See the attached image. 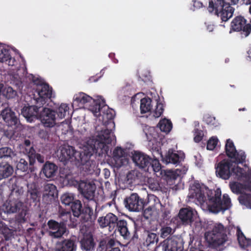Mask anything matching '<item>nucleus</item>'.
Segmentation results:
<instances>
[{
	"instance_id": "nucleus-34",
	"label": "nucleus",
	"mask_w": 251,
	"mask_h": 251,
	"mask_svg": "<svg viewBox=\"0 0 251 251\" xmlns=\"http://www.w3.org/2000/svg\"><path fill=\"white\" fill-rule=\"evenodd\" d=\"M74 101L78 104H84L90 103L91 101L95 102V100L92 97L83 93H80L76 95L74 97Z\"/></svg>"
},
{
	"instance_id": "nucleus-24",
	"label": "nucleus",
	"mask_w": 251,
	"mask_h": 251,
	"mask_svg": "<svg viewBox=\"0 0 251 251\" xmlns=\"http://www.w3.org/2000/svg\"><path fill=\"white\" fill-rule=\"evenodd\" d=\"M75 245L74 241L70 239H65L56 243V251H75Z\"/></svg>"
},
{
	"instance_id": "nucleus-28",
	"label": "nucleus",
	"mask_w": 251,
	"mask_h": 251,
	"mask_svg": "<svg viewBox=\"0 0 251 251\" xmlns=\"http://www.w3.org/2000/svg\"><path fill=\"white\" fill-rule=\"evenodd\" d=\"M115 229L113 230L115 232L117 230L120 232L121 235L123 236L125 238H127L129 237L130 232L127 228V223L125 220H118L116 222Z\"/></svg>"
},
{
	"instance_id": "nucleus-27",
	"label": "nucleus",
	"mask_w": 251,
	"mask_h": 251,
	"mask_svg": "<svg viewBox=\"0 0 251 251\" xmlns=\"http://www.w3.org/2000/svg\"><path fill=\"white\" fill-rule=\"evenodd\" d=\"M80 244L82 250L86 251H92L95 246L92 234L90 233L84 234L83 238L80 241Z\"/></svg>"
},
{
	"instance_id": "nucleus-52",
	"label": "nucleus",
	"mask_w": 251,
	"mask_h": 251,
	"mask_svg": "<svg viewBox=\"0 0 251 251\" xmlns=\"http://www.w3.org/2000/svg\"><path fill=\"white\" fill-rule=\"evenodd\" d=\"M172 228L170 226L162 227L160 230V236L161 237L165 238L168 236L172 234Z\"/></svg>"
},
{
	"instance_id": "nucleus-30",
	"label": "nucleus",
	"mask_w": 251,
	"mask_h": 251,
	"mask_svg": "<svg viewBox=\"0 0 251 251\" xmlns=\"http://www.w3.org/2000/svg\"><path fill=\"white\" fill-rule=\"evenodd\" d=\"M0 62H5L9 66L15 65L16 60L12 58L9 53V50L4 48H0Z\"/></svg>"
},
{
	"instance_id": "nucleus-5",
	"label": "nucleus",
	"mask_w": 251,
	"mask_h": 251,
	"mask_svg": "<svg viewBox=\"0 0 251 251\" xmlns=\"http://www.w3.org/2000/svg\"><path fill=\"white\" fill-rule=\"evenodd\" d=\"M4 205L8 213H18L15 216V220L18 224H22L26 222L25 216L27 214V207L19 199L9 200Z\"/></svg>"
},
{
	"instance_id": "nucleus-25",
	"label": "nucleus",
	"mask_w": 251,
	"mask_h": 251,
	"mask_svg": "<svg viewBox=\"0 0 251 251\" xmlns=\"http://www.w3.org/2000/svg\"><path fill=\"white\" fill-rule=\"evenodd\" d=\"M236 235L240 247L247 251L251 250V240L246 237L240 227L237 228Z\"/></svg>"
},
{
	"instance_id": "nucleus-44",
	"label": "nucleus",
	"mask_w": 251,
	"mask_h": 251,
	"mask_svg": "<svg viewBox=\"0 0 251 251\" xmlns=\"http://www.w3.org/2000/svg\"><path fill=\"white\" fill-rule=\"evenodd\" d=\"M224 3L225 4V8L227 9V13H228V15L229 16H231V17L233 16L234 11V8H233L231 5H235L236 3H238L239 0H224Z\"/></svg>"
},
{
	"instance_id": "nucleus-48",
	"label": "nucleus",
	"mask_w": 251,
	"mask_h": 251,
	"mask_svg": "<svg viewBox=\"0 0 251 251\" xmlns=\"http://www.w3.org/2000/svg\"><path fill=\"white\" fill-rule=\"evenodd\" d=\"M33 156V157H32V159L30 157L28 158V160L29 161H30V165H34L36 159L40 163H43L44 162V157L39 153H36V151H35V153H34V155Z\"/></svg>"
},
{
	"instance_id": "nucleus-64",
	"label": "nucleus",
	"mask_w": 251,
	"mask_h": 251,
	"mask_svg": "<svg viewBox=\"0 0 251 251\" xmlns=\"http://www.w3.org/2000/svg\"><path fill=\"white\" fill-rule=\"evenodd\" d=\"M193 5L197 8H200L202 6V3L200 1L194 0Z\"/></svg>"
},
{
	"instance_id": "nucleus-18",
	"label": "nucleus",
	"mask_w": 251,
	"mask_h": 251,
	"mask_svg": "<svg viewBox=\"0 0 251 251\" xmlns=\"http://www.w3.org/2000/svg\"><path fill=\"white\" fill-rule=\"evenodd\" d=\"M125 152L121 147H116L113 152V165L117 169L128 163V160L125 156Z\"/></svg>"
},
{
	"instance_id": "nucleus-46",
	"label": "nucleus",
	"mask_w": 251,
	"mask_h": 251,
	"mask_svg": "<svg viewBox=\"0 0 251 251\" xmlns=\"http://www.w3.org/2000/svg\"><path fill=\"white\" fill-rule=\"evenodd\" d=\"M164 112L163 104L157 100L155 108L153 111V116L158 118Z\"/></svg>"
},
{
	"instance_id": "nucleus-41",
	"label": "nucleus",
	"mask_w": 251,
	"mask_h": 251,
	"mask_svg": "<svg viewBox=\"0 0 251 251\" xmlns=\"http://www.w3.org/2000/svg\"><path fill=\"white\" fill-rule=\"evenodd\" d=\"M239 202L246 206L248 208L251 209V194H243L238 198Z\"/></svg>"
},
{
	"instance_id": "nucleus-4",
	"label": "nucleus",
	"mask_w": 251,
	"mask_h": 251,
	"mask_svg": "<svg viewBox=\"0 0 251 251\" xmlns=\"http://www.w3.org/2000/svg\"><path fill=\"white\" fill-rule=\"evenodd\" d=\"M132 160L136 166L146 172L153 171L158 172L161 168L158 159L156 158L152 159L149 155L142 152L134 151L132 155Z\"/></svg>"
},
{
	"instance_id": "nucleus-17",
	"label": "nucleus",
	"mask_w": 251,
	"mask_h": 251,
	"mask_svg": "<svg viewBox=\"0 0 251 251\" xmlns=\"http://www.w3.org/2000/svg\"><path fill=\"white\" fill-rule=\"evenodd\" d=\"M58 195L56 187L52 184L44 185L43 192L42 201L46 204L51 203Z\"/></svg>"
},
{
	"instance_id": "nucleus-2",
	"label": "nucleus",
	"mask_w": 251,
	"mask_h": 251,
	"mask_svg": "<svg viewBox=\"0 0 251 251\" xmlns=\"http://www.w3.org/2000/svg\"><path fill=\"white\" fill-rule=\"evenodd\" d=\"M221 190L220 188L209 190L201 186L198 182H194L190 190L189 197L196 199L201 204L206 202L209 210L214 213L225 211L231 206L229 196L224 194L222 198Z\"/></svg>"
},
{
	"instance_id": "nucleus-51",
	"label": "nucleus",
	"mask_w": 251,
	"mask_h": 251,
	"mask_svg": "<svg viewBox=\"0 0 251 251\" xmlns=\"http://www.w3.org/2000/svg\"><path fill=\"white\" fill-rule=\"evenodd\" d=\"M194 131V141L196 143H199L201 141L203 138L204 135L203 131L198 128H195Z\"/></svg>"
},
{
	"instance_id": "nucleus-14",
	"label": "nucleus",
	"mask_w": 251,
	"mask_h": 251,
	"mask_svg": "<svg viewBox=\"0 0 251 251\" xmlns=\"http://www.w3.org/2000/svg\"><path fill=\"white\" fill-rule=\"evenodd\" d=\"M78 190L84 199L88 201L94 200L96 190L95 184L81 180L78 184Z\"/></svg>"
},
{
	"instance_id": "nucleus-33",
	"label": "nucleus",
	"mask_w": 251,
	"mask_h": 251,
	"mask_svg": "<svg viewBox=\"0 0 251 251\" xmlns=\"http://www.w3.org/2000/svg\"><path fill=\"white\" fill-rule=\"evenodd\" d=\"M28 194L29 196V199L32 200V201L37 204L40 201V194L38 189L35 184H31L30 187L28 188Z\"/></svg>"
},
{
	"instance_id": "nucleus-59",
	"label": "nucleus",
	"mask_w": 251,
	"mask_h": 251,
	"mask_svg": "<svg viewBox=\"0 0 251 251\" xmlns=\"http://www.w3.org/2000/svg\"><path fill=\"white\" fill-rule=\"evenodd\" d=\"M106 114L107 118L109 120L113 119L115 116V112L112 109L107 110Z\"/></svg>"
},
{
	"instance_id": "nucleus-20",
	"label": "nucleus",
	"mask_w": 251,
	"mask_h": 251,
	"mask_svg": "<svg viewBox=\"0 0 251 251\" xmlns=\"http://www.w3.org/2000/svg\"><path fill=\"white\" fill-rule=\"evenodd\" d=\"M42 106L36 101L34 105L24 106L22 109V114L27 121H32L33 118L38 119V115L40 113Z\"/></svg>"
},
{
	"instance_id": "nucleus-6",
	"label": "nucleus",
	"mask_w": 251,
	"mask_h": 251,
	"mask_svg": "<svg viewBox=\"0 0 251 251\" xmlns=\"http://www.w3.org/2000/svg\"><path fill=\"white\" fill-rule=\"evenodd\" d=\"M208 3V12L220 17L223 22H226L231 18L227 13V9L225 8L224 0H209Z\"/></svg>"
},
{
	"instance_id": "nucleus-31",
	"label": "nucleus",
	"mask_w": 251,
	"mask_h": 251,
	"mask_svg": "<svg viewBox=\"0 0 251 251\" xmlns=\"http://www.w3.org/2000/svg\"><path fill=\"white\" fill-rule=\"evenodd\" d=\"M17 155L16 151L10 147H4L0 148V158L13 159Z\"/></svg>"
},
{
	"instance_id": "nucleus-58",
	"label": "nucleus",
	"mask_w": 251,
	"mask_h": 251,
	"mask_svg": "<svg viewBox=\"0 0 251 251\" xmlns=\"http://www.w3.org/2000/svg\"><path fill=\"white\" fill-rule=\"evenodd\" d=\"M102 108L100 107V103H95V105L92 109V111L95 114H97L98 113H99L98 115H100V112Z\"/></svg>"
},
{
	"instance_id": "nucleus-38",
	"label": "nucleus",
	"mask_w": 251,
	"mask_h": 251,
	"mask_svg": "<svg viewBox=\"0 0 251 251\" xmlns=\"http://www.w3.org/2000/svg\"><path fill=\"white\" fill-rule=\"evenodd\" d=\"M0 233L3 235L6 241H8L13 236V231L4 223L0 222Z\"/></svg>"
},
{
	"instance_id": "nucleus-8",
	"label": "nucleus",
	"mask_w": 251,
	"mask_h": 251,
	"mask_svg": "<svg viewBox=\"0 0 251 251\" xmlns=\"http://www.w3.org/2000/svg\"><path fill=\"white\" fill-rule=\"evenodd\" d=\"M125 207L130 211H140L143 210L146 201L136 193H132L124 200Z\"/></svg>"
},
{
	"instance_id": "nucleus-45",
	"label": "nucleus",
	"mask_w": 251,
	"mask_h": 251,
	"mask_svg": "<svg viewBox=\"0 0 251 251\" xmlns=\"http://www.w3.org/2000/svg\"><path fill=\"white\" fill-rule=\"evenodd\" d=\"M158 240V236L156 233L150 232L148 234L144 244L148 246L151 244H154L155 242H157Z\"/></svg>"
},
{
	"instance_id": "nucleus-47",
	"label": "nucleus",
	"mask_w": 251,
	"mask_h": 251,
	"mask_svg": "<svg viewBox=\"0 0 251 251\" xmlns=\"http://www.w3.org/2000/svg\"><path fill=\"white\" fill-rule=\"evenodd\" d=\"M21 151H22L25 154H26L28 158L29 157L32 159L34 153H35V150H34L33 146L30 145V146L27 147H20Z\"/></svg>"
},
{
	"instance_id": "nucleus-1",
	"label": "nucleus",
	"mask_w": 251,
	"mask_h": 251,
	"mask_svg": "<svg viewBox=\"0 0 251 251\" xmlns=\"http://www.w3.org/2000/svg\"><path fill=\"white\" fill-rule=\"evenodd\" d=\"M114 137L112 130L102 129L98 132L96 136L90 137L87 140L82 152L76 151L73 146H62L59 159L64 164L70 161L76 166H82L83 169L92 174L94 171L96 163L90 159L91 157L94 154L102 156L103 154H107L109 151L107 145L111 143Z\"/></svg>"
},
{
	"instance_id": "nucleus-26",
	"label": "nucleus",
	"mask_w": 251,
	"mask_h": 251,
	"mask_svg": "<svg viewBox=\"0 0 251 251\" xmlns=\"http://www.w3.org/2000/svg\"><path fill=\"white\" fill-rule=\"evenodd\" d=\"M58 170V167L53 163L47 161L42 169L43 174L47 178L54 177Z\"/></svg>"
},
{
	"instance_id": "nucleus-29",
	"label": "nucleus",
	"mask_w": 251,
	"mask_h": 251,
	"mask_svg": "<svg viewBox=\"0 0 251 251\" xmlns=\"http://www.w3.org/2000/svg\"><path fill=\"white\" fill-rule=\"evenodd\" d=\"M13 167L8 162H0V180L10 176L13 173Z\"/></svg>"
},
{
	"instance_id": "nucleus-32",
	"label": "nucleus",
	"mask_w": 251,
	"mask_h": 251,
	"mask_svg": "<svg viewBox=\"0 0 251 251\" xmlns=\"http://www.w3.org/2000/svg\"><path fill=\"white\" fill-rule=\"evenodd\" d=\"M16 168L18 171L23 172H26L29 171L31 173L34 171V167H33V165H30V161H29L28 163L27 161L24 158H21L17 162Z\"/></svg>"
},
{
	"instance_id": "nucleus-40",
	"label": "nucleus",
	"mask_w": 251,
	"mask_h": 251,
	"mask_svg": "<svg viewBox=\"0 0 251 251\" xmlns=\"http://www.w3.org/2000/svg\"><path fill=\"white\" fill-rule=\"evenodd\" d=\"M161 131L168 133L172 128V124L170 120L164 119L160 121L157 125Z\"/></svg>"
},
{
	"instance_id": "nucleus-63",
	"label": "nucleus",
	"mask_w": 251,
	"mask_h": 251,
	"mask_svg": "<svg viewBox=\"0 0 251 251\" xmlns=\"http://www.w3.org/2000/svg\"><path fill=\"white\" fill-rule=\"evenodd\" d=\"M151 211L152 208L151 206H149L148 208H146L144 211V214L145 216L151 215Z\"/></svg>"
},
{
	"instance_id": "nucleus-55",
	"label": "nucleus",
	"mask_w": 251,
	"mask_h": 251,
	"mask_svg": "<svg viewBox=\"0 0 251 251\" xmlns=\"http://www.w3.org/2000/svg\"><path fill=\"white\" fill-rule=\"evenodd\" d=\"M38 135L42 139H48L50 135V129L47 128L41 129L39 130Z\"/></svg>"
},
{
	"instance_id": "nucleus-7",
	"label": "nucleus",
	"mask_w": 251,
	"mask_h": 251,
	"mask_svg": "<svg viewBox=\"0 0 251 251\" xmlns=\"http://www.w3.org/2000/svg\"><path fill=\"white\" fill-rule=\"evenodd\" d=\"M38 119L43 126L46 128H51L57 124V117L55 110L48 107H42L38 115Z\"/></svg>"
},
{
	"instance_id": "nucleus-22",
	"label": "nucleus",
	"mask_w": 251,
	"mask_h": 251,
	"mask_svg": "<svg viewBox=\"0 0 251 251\" xmlns=\"http://www.w3.org/2000/svg\"><path fill=\"white\" fill-rule=\"evenodd\" d=\"M79 217H80V220L82 224L88 223V225H91L96 220L97 215L94 214L92 208L87 206L82 209Z\"/></svg>"
},
{
	"instance_id": "nucleus-16",
	"label": "nucleus",
	"mask_w": 251,
	"mask_h": 251,
	"mask_svg": "<svg viewBox=\"0 0 251 251\" xmlns=\"http://www.w3.org/2000/svg\"><path fill=\"white\" fill-rule=\"evenodd\" d=\"M118 220V218L117 216L110 212L105 216L100 217L98 222L101 227H108L109 231H112L115 229V226Z\"/></svg>"
},
{
	"instance_id": "nucleus-12",
	"label": "nucleus",
	"mask_w": 251,
	"mask_h": 251,
	"mask_svg": "<svg viewBox=\"0 0 251 251\" xmlns=\"http://www.w3.org/2000/svg\"><path fill=\"white\" fill-rule=\"evenodd\" d=\"M50 230V236L53 238H61L67 231L66 225L63 222H58L53 220H50L47 223Z\"/></svg>"
},
{
	"instance_id": "nucleus-36",
	"label": "nucleus",
	"mask_w": 251,
	"mask_h": 251,
	"mask_svg": "<svg viewBox=\"0 0 251 251\" xmlns=\"http://www.w3.org/2000/svg\"><path fill=\"white\" fill-rule=\"evenodd\" d=\"M54 110L57 119H62L65 117L67 114H69V107L67 104L62 103Z\"/></svg>"
},
{
	"instance_id": "nucleus-9",
	"label": "nucleus",
	"mask_w": 251,
	"mask_h": 251,
	"mask_svg": "<svg viewBox=\"0 0 251 251\" xmlns=\"http://www.w3.org/2000/svg\"><path fill=\"white\" fill-rule=\"evenodd\" d=\"M232 162L229 159H223L215 166V173L217 176L227 180L232 175L234 169H232Z\"/></svg>"
},
{
	"instance_id": "nucleus-62",
	"label": "nucleus",
	"mask_w": 251,
	"mask_h": 251,
	"mask_svg": "<svg viewBox=\"0 0 251 251\" xmlns=\"http://www.w3.org/2000/svg\"><path fill=\"white\" fill-rule=\"evenodd\" d=\"M103 174L104 175L105 178H108L110 176V172L109 169L104 168L103 170Z\"/></svg>"
},
{
	"instance_id": "nucleus-10",
	"label": "nucleus",
	"mask_w": 251,
	"mask_h": 251,
	"mask_svg": "<svg viewBox=\"0 0 251 251\" xmlns=\"http://www.w3.org/2000/svg\"><path fill=\"white\" fill-rule=\"evenodd\" d=\"M231 29L234 31H241L245 37L251 32V25L247 23V20L242 16L235 17L231 23Z\"/></svg>"
},
{
	"instance_id": "nucleus-11",
	"label": "nucleus",
	"mask_w": 251,
	"mask_h": 251,
	"mask_svg": "<svg viewBox=\"0 0 251 251\" xmlns=\"http://www.w3.org/2000/svg\"><path fill=\"white\" fill-rule=\"evenodd\" d=\"M36 92L37 97H36L34 94L35 101L37 103L43 106L51 98L52 89L48 84L43 83L42 85H39L37 87Z\"/></svg>"
},
{
	"instance_id": "nucleus-43",
	"label": "nucleus",
	"mask_w": 251,
	"mask_h": 251,
	"mask_svg": "<svg viewBox=\"0 0 251 251\" xmlns=\"http://www.w3.org/2000/svg\"><path fill=\"white\" fill-rule=\"evenodd\" d=\"M166 177L169 182H172L176 180L181 175V170L178 169L175 171H169L166 172Z\"/></svg>"
},
{
	"instance_id": "nucleus-37",
	"label": "nucleus",
	"mask_w": 251,
	"mask_h": 251,
	"mask_svg": "<svg viewBox=\"0 0 251 251\" xmlns=\"http://www.w3.org/2000/svg\"><path fill=\"white\" fill-rule=\"evenodd\" d=\"M225 150L226 155L229 158H231L235 157L237 150H236L233 142L230 139L226 140L225 146Z\"/></svg>"
},
{
	"instance_id": "nucleus-54",
	"label": "nucleus",
	"mask_w": 251,
	"mask_h": 251,
	"mask_svg": "<svg viewBox=\"0 0 251 251\" xmlns=\"http://www.w3.org/2000/svg\"><path fill=\"white\" fill-rule=\"evenodd\" d=\"M232 169H234L232 174H235L238 177H242L245 176L244 173V169L239 167H233Z\"/></svg>"
},
{
	"instance_id": "nucleus-15",
	"label": "nucleus",
	"mask_w": 251,
	"mask_h": 251,
	"mask_svg": "<svg viewBox=\"0 0 251 251\" xmlns=\"http://www.w3.org/2000/svg\"><path fill=\"white\" fill-rule=\"evenodd\" d=\"M194 213L193 210L190 208H182L180 209L178 215L176 217H174L171 220V222L175 223L177 220L184 225H190L193 221Z\"/></svg>"
},
{
	"instance_id": "nucleus-56",
	"label": "nucleus",
	"mask_w": 251,
	"mask_h": 251,
	"mask_svg": "<svg viewBox=\"0 0 251 251\" xmlns=\"http://www.w3.org/2000/svg\"><path fill=\"white\" fill-rule=\"evenodd\" d=\"M231 191L235 193L239 194L241 193L240 184L234 182L230 185Z\"/></svg>"
},
{
	"instance_id": "nucleus-39",
	"label": "nucleus",
	"mask_w": 251,
	"mask_h": 251,
	"mask_svg": "<svg viewBox=\"0 0 251 251\" xmlns=\"http://www.w3.org/2000/svg\"><path fill=\"white\" fill-rule=\"evenodd\" d=\"M70 207L73 215L79 217L83 209L81 202L78 200H75L70 205Z\"/></svg>"
},
{
	"instance_id": "nucleus-60",
	"label": "nucleus",
	"mask_w": 251,
	"mask_h": 251,
	"mask_svg": "<svg viewBox=\"0 0 251 251\" xmlns=\"http://www.w3.org/2000/svg\"><path fill=\"white\" fill-rule=\"evenodd\" d=\"M32 80L37 85V87L39 85H42L43 83L40 78L36 77L33 75H32Z\"/></svg>"
},
{
	"instance_id": "nucleus-19",
	"label": "nucleus",
	"mask_w": 251,
	"mask_h": 251,
	"mask_svg": "<svg viewBox=\"0 0 251 251\" xmlns=\"http://www.w3.org/2000/svg\"><path fill=\"white\" fill-rule=\"evenodd\" d=\"M0 116L8 126H16L19 121L15 113L9 107H6L1 110Z\"/></svg>"
},
{
	"instance_id": "nucleus-3",
	"label": "nucleus",
	"mask_w": 251,
	"mask_h": 251,
	"mask_svg": "<svg viewBox=\"0 0 251 251\" xmlns=\"http://www.w3.org/2000/svg\"><path fill=\"white\" fill-rule=\"evenodd\" d=\"M229 228L225 227L221 224H215L212 230L205 233V238L209 245L214 248H219L220 251L223 250L226 244L229 245L231 242L228 240L226 232Z\"/></svg>"
},
{
	"instance_id": "nucleus-57",
	"label": "nucleus",
	"mask_w": 251,
	"mask_h": 251,
	"mask_svg": "<svg viewBox=\"0 0 251 251\" xmlns=\"http://www.w3.org/2000/svg\"><path fill=\"white\" fill-rule=\"evenodd\" d=\"M171 212L168 209H164L162 212L161 217L164 221H167L170 219L171 217Z\"/></svg>"
},
{
	"instance_id": "nucleus-42",
	"label": "nucleus",
	"mask_w": 251,
	"mask_h": 251,
	"mask_svg": "<svg viewBox=\"0 0 251 251\" xmlns=\"http://www.w3.org/2000/svg\"><path fill=\"white\" fill-rule=\"evenodd\" d=\"M60 199L62 203L66 206H70L75 201L74 199V194L69 193L63 194L61 196Z\"/></svg>"
},
{
	"instance_id": "nucleus-35",
	"label": "nucleus",
	"mask_w": 251,
	"mask_h": 251,
	"mask_svg": "<svg viewBox=\"0 0 251 251\" xmlns=\"http://www.w3.org/2000/svg\"><path fill=\"white\" fill-rule=\"evenodd\" d=\"M152 100L150 98H145L141 100L140 110L142 114L151 111Z\"/></svg>"
},
{
	"instance_id": "nucleus-61",
	"label": "nucleus",
	"mask_w": 251,
	"mask_h": 251,
	"mask_svg": "<svg viewBox=\"0 0 251 251\" xmlns=\"http://www.w3.org/2000/svg\"><path fill=\"white\" fill-rule=\"evenodd\" d=\"M206 123L209 125H214L215 124V119L214 117H208L206 120Z\"/></svg>"
},
{
	"instance_id": "nucleus-50",
	"label": "nucleus",
	"mask_w": 251,
	"mask_h": 251,
	"mask_svg": "<svg viewBox=\"0 0 251 251\" xmlns=\"http://www.w3.org/2000/svg\"><path fill=\"white\" fill-rule=\"evenodd\" d=\"M218 142L217 137H211L207 143V149L208 150H213L216 147Z\"/></svg>"
},
{
	"instance_id": "nucleus-21",
	"label": "nucleus",
	"mask_w": 251,
	"mask_h": 251,
	"mask_svg": "<svg viewBox=\"0 0 251 251\" xmlns=\"http://www.w3.org/2000/svg\"><path fill=\"white\" fill-rule=\"evenodd\" d=\"M121 251L119 247L116 245V242L113 238L105 237L100 240L97 249L98 251Z\"/></svg>"
},
{
	"instance_id": "nucleus-23",
	"label": "nucleus",
	"mask_w": 251,
	"mask_h": 251,
	"mask_svg": "<svg viewBox=\"0 0 251 251\" xmlns=\"http://www.w3.org/2000/svg\"><path fill=\"white\" fill-rule=\"evenodd\" d=\"M159 154L161 156L163 162L166 164L171 163L177 165L184 159V155L180 156L177 153L173 152L172 150H169L164 157L161 153L159 152Z\"/></svg>"
},
{
	"instance_id": "nucleus-53",
	"label": "nucleus",
	"mask_w": 251,
	"mask_h": 251,
	"mask_svg": "<svg viewBox=\"0 0 251 251\" xmlns=\"http://www.w3.org/2000/svg\"><path fill=\"white\" fill-rule=\"evenodd\" d=\"M17 96V92L11 87H8L6 88L5 96L7 99H12Z\"/></svg>"
},
{
	"instance_id": "nucleus-13",
	"label": "nucleus",
	"mask_w": 251,
	"mask_h": 251,
	"mask_svg": "<svg viewBox=\"0 0 251 251\" xmlns=\"http://www.w3.org/2000/svg\"><path fill=\"white\" fill-rule=\"evenodd\" d=\"M183 241L180 238H175L164 240L160 244L162 251H183Z\"/></svg>"
},
{
	"instance_id": "nucleus-49",
	"label": "nucleus",
	"mask_w": 251,
	"mask_h": 251,
	"mask_svg": "<svg viewBox=\"0 0 251 251\" xmlns=\"http://www.w3.org/2000/svg\"><path fill=\"white\" fill-rule=\"evenodd\" d=\"M235 160V162L237 163H242L246 159V155L244 151H236L235 157L232 158Z\"/></svg>"
}]
</instances>
